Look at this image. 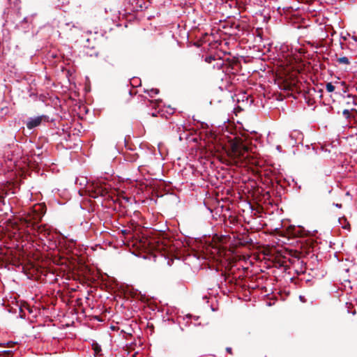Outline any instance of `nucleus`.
Listing matches in <instances>:
<instances>
[{
  "label": "nucleus",
  "instance_id": "1",
  "mask_svg": "<svg viewBox=\"0 0 357 357\" xmlns=\"http://www.w3.org/2000/svg\"><path fill=\"white\" fill-rule=\"evenodd\" d=\"M224 231L220 234H215V236L222 243L229 242L234 246L253 245L257 242V233L250 232L245 225H233L238 228H233L229 225H224Z\"/></svg>",
  "mask_w": 357,
  "mask_h": 357
},
{
  "label": "nucleus",
  "instance_id": "2",
  "mask_svg": "<svg viewBox=\"0 0 357 357\" xmlns=\"http://www.w3.org/2000/svg\"><path fill=\"white\" fill-rule=\"evenodd\" d=\"M279 227H275L274 229L277 234H280L282 231L280 230L284 225H278ZM287 231L290 236L294 237H307V236H314L315 233L317 232V229H305L301 225H287Z\"/></svg>",
  "mask_w": 357,
  "mask_h": 357
},
{
  "label": "nucleus",
  "instance_id": "3",
  "mask_svg": "<svg viewBox=\"0 0 357 357\" xmlns=\"http://www.w3.org/2000/svg\"><path fill=\"white\" fill-rule=\"evenodd\" d=\"M47 211V207L45 203L35 204L29 208L28 215L31 220L24 223H39Z\"/></svg>",
  "mask_w": 357,
  "mask_h": 357
},
{
  "label": "nucleus",
  "instance_id": "4",
  "mask_svg": "<svg viewBox=\"0 0 357 357\" xmlns=\"http://www.w3.org/2000/svg\"><path fill=\"white\" fill-rule=\"evenodd\" d=\"M26 232L29 234L32 233L33 235L36 236V232L38 233L39 238L43 239V238H46L49 240H51L50 233L46 228L47 225H26Z\"/></svg>",
  "mask_w": 357,
  "mask_h": 357
},
{
  "label": "nucleus",
  "instance_id": "5",
  "mask_svg": "<svg viewBox=\"0 0 357 357\" xmlns=\"http://www.w3.org/2000/svg\"><path fill=\"white\" fill-rule=\"evenodd\" d=\"M20 225H0V229L1 231H5L6 235L10 238H22V232L19 227Z\"/></svg>",
  "mask_w": 357,
  "mask_h": 357
},
{
  "label": "nucleus",
  "instance_id": "6",
  "mask_svg": "<svg viewBox=\"0 0 357 357\" xmlns=\"http://www.w3.org/2000/svg\"><path fill=\"white\" fill-rule=\"evenodd\" d=\"M144 8H146L145 0H128L125 5V10L128 14L141 11Z\"/></svg>",
  "mask_w": 357,
  "mask_h": 357
},
{
  "label": "nucleus",
  "instance_id": "7",
  "mask_svg": "<svg viewBox=\"0 0 357 357\" xmlns=\"http://www.w3.org/2000/svg\"><path fill=\"white\" fill-rule=\"evenodd\" d=\"M43 121L48 122L49 116L43 114L38 116L29 117L25 121V124L28 130H32L40 126Z\"/></svg>",
  "mask_w": 357,
  "mask_h": 357
},
{
  "label": "nucleus",
  "instance_id": "8",
  "mask_svg": "<svg viewBox=\"0 0 357 357\" xmlns=\"http://www.w3.org/2000/svg\"><path fill=\"white\" fill-rule=\"evenodd\" d=\"M88 191L89 195L93 198H98V197H105L107 195V189L102 185L96 183L92 184L88 187Z\"/></svg>",
  "mask_w": 357,
  "mask_h": 357
},
{
  "label": "nucleus",
  "instance_id": "9",
  "mask_svg": "<svg viewBox=\"0 0 357 357\" xmlns=\"http://www.w3.org/2000/svg\"><path fill=\"white\" fill-rule=\"evenodd\" d=\"M59 235L62 237L60 240V243L63 244L67 250H72L77 242L76 239L70 238L68 235H65L59 232Z\"/></svg>",
  "mask_w": 357,
  "mask_h": 357
},
{
  "label": "nucleus",
  "instance_id": "10",
  "mask_svg": "<svg viewBox=\"0 0 357 357\" xmlns=\"http://www.w3.org/2000/svg\"><path fill=\"white\" fill-rule=\"evenodd\" d=\"M17 342H13V341H8L7 342L1 344V347H7L10 348V349H8V350L1 349L0 354L4 355L6 357H9L12 354V353L15 351V349H14V347L17 345Z\"/></svg>",
  "mask_w": 357,
  "mask_h": 357
},
{
  "label": "nucleus",
  "instance_id": "11",
  "mask_svg": "<svg viewBox=\"0 0 357 357\" xmlns=\"http://www.w3.org/2000/svg\"><path fill=\"white\" fill-rule=\"evenodd\" d=\"M161 228L160 229H154L155 235L163 236L165 234L166 230L168 229V225H161Z\"/></svg>",
  "mask_w": 357,
  "mask_h": 357
},
{
  "label": "nucleus",
  "instance_id": "12",
  "mask_svg": "<svg viewBox=\"0 0 357 357\" xmlns=\"http://www.w3.org/2000/svg\"><path fill=\"white\" fill-rule=\"evenodd\" d=\"M9 113V108L6 106L0 109V120L3 119L5 116Z\"/></svg>",
  "mask_w": 357,
  "mask_h": 357
},
{
  "label": "nucleus",
  "instance_id": "13",
  "mask_svg": "<svg viewBox=\"0 0 357 357\" xmlns=\"http://www.w3.org/2000/svg\"><path fill=\"white\" fill-rule=\"evenodd\" d=\"M144 92L148 93L151 97H153V95H157L159 93V89L153 88L149 91L145 90Z\"/></svg>",
  "mask_w": 357,
  "mask_h": 357
},
{
  "label": "nucleus",
  "instance_id": "14",
  "mask_svg": "<svg viewBox=\"0 0 357 357\" xmlns=\"http://www.w3.org/2000/svg\"><path fill=\"white\" fill-rule=\"evenodd\" d=\"M338 63H344V64H349L350 61L348 57L347 56H342L337 59Z\"/></svg>",
  "mask_w": 357,
  "mask_h": 357
},
{
  "label": "nucleus",
  "instance_id": "15",
  "mask_svg": "<svg viewBox=\"0 0 357 357\" xmlns=\"http://www.w3.org/2000/svg\"><path fill=\"white\" fill-rule=\"evenodd\" d=\"M326 89L328 93H332L335 90V86L331 82H328L326 85Z\"/></svg>",
  "mask_w": 357,
  "mask_h": 357
},
{
  "label": "nucleus",
  "instance_id": "16",
  "mask_svg": "<svg viewBox=\"0 0 357 357\" xmlns=\"http://www.w3.org/2000/svg\"><path fill=\"white\" fill-rule=\"evenodd\" d=\"M215 59V56H212V55H209V56H207L205 57L204 59V61L206 62V63H211L213 61H214Z\"/></svg>",
  "mask_w": 357,
  "mask_h": 357
},
{
  "label": "nucleus",
  "instance_id": "17",
  "mask_svg": "<svg viewBox=\"0 0 357 357\" xmlns=\"http://www.w3.org/2000/svg\"><path fill=\"white\" fill-rule=\"evenodd\" d=\"M342 114L346 119L350 118V111L349 109H344Z\"/></svg>",
  "mask_w": 357,
  "mask_h": 357
},
{
  "label": "nucleus",
  "instance_id": "18",
  "mask_svg": "<svg viewBox=\"0 0 357 357\" xmlns=\"http://www.w3.org/2000/svg\"><path fill=\"white\" fill-rule=\"evenodd\" d=\"M296 135H301V133H299V132H298L296 131H294V132L290 133L289 137L291 139H295L296 137Z\"/></svg>",
  "mask_w": 357,
  "mask_h": 357
},
{
  "label": "nucleus",
  "instance_id": "19",
  "mask_svg": "<svg viewBox=\"0 0 357 357\" xmlns=\"http://www.w3.org/2000/svg\"><path fill=\"white\" fill-rule=\"evenodd\" d=\"M231 26L234 27V29H237L238 31H240L241 29V24L239 23L234 22V23H232Z\"/></svg>",
  "mask_w": 357,
  "mask_h": 357
},
{
  "label": "nucleus",
  "instance_id": "20",
  "mask_svg": "<svg viewBox=\"0 0 357 357\" xmlns=\"http://www.w3.org/2000/svg\"><path fill=\"white\" fill-rule=\"evenodd\" d=\"M343 229H347V230H349L350 228H351V225H349V224H347V225H342V227Z\"/></svg>",
  "mask_w": 357,
  "mask_h": 357
},
{
  "label": "nucleus",
  "instance_id": "21",
  "mask_svg": "<svg viewBox=\"0 0 357 357\" xmlns=\"http://www.w3.org/2000/svg\"><path fill=\"white\" fill-rule=\"evenodd\" d=\"M299 300L303 302V303H305L306 302V298H305L304 296H302V295H300L299 296Z\"/></svg>",
  "mask_w": 357,
  "mask_h": 357
},
{
  "label": "nucleus",
  "instance_id": "22",
  "mask_svg": "<svg viewBox=\"0 0 357 357\" xmlns=\"http://www.w3.org/2000/svg\"><path fill=\"white\" fill-rule=\"evenodd\" d=\"M323 91H324L323 89H319L317 90V92L319 93V98H322V93H323Z\"/></svg>",
  "mask_w": 357,
  "mask_h": 357
},
{
  "label": "nucleus",
  "instance_id": "23",
  "mask_svg": "<svg viewBox=\"0 0 357 357\" xmlns=\"http://www.w3.org/2000/svg\"><path fill=\"white\" fill-rule=\"evenodd\" d=\"M70 137V134H68V135H64V137H63V139H66V140H68V138Z\"/></svg>",
  "mask_w": 357,
  "mask_h": 357
},
{
  "label": "nucleus",
  "instance_id": "24",
  "mask_svg": "<svg viewBox=\"0 0 357 357\" xmlns=\"http://www.w3.org/2000/svg\"><path fill=\"white\" fill-rule=\"evenodd\" d=\"M226 351L231 354V347H227Z\"/></svg>",
  "mask_w": 357,
  "mask_h": 357
},
{
  "label": "nucleus",
  "instance_id": "25",
  "mask_svg": "<svg viewBox=\"0 0 357 357\" xmlns=\"http://www.w3.org/2000/svg\"><path fill=\"white\" fill-rule=\"evenodd\" d=\"M276 149H277L278 151L281 152V151H282V147H281V146L278 145V146H277V147H276Z\"/></svg>",
  "mask_w": 357,
  "mask_h": 357
},
{
  "label": "nucleus",
  "instance_id": "26",
  "mask_svg": "<svg viewBox=\"0 0 357 357\" xmlns=\"http://www.w3.org/2000/svg\"><path fill=\"white\" fill-rule=\"evenodd\" d=\"M121 232H122L123 234H128V230H127V229H122V230H121Z\"/></svg>",
  "mask_w": 357,
  "mask_h": 357
},
{
  "label": "nucleus",
  "instance_id": "27",
  "mask_svg": "<svg viewBox=\"0 0 357 357\" xmlns=\"http://www.w3.org/2000/svg\"><path fill=\"white\" fill-rule=\"evenodd\" d=\"M347 97H348V98H352L353 99H354L355 98H356V96H353V95H351V94H349V95L347 96Z\"/></svg>",
  "mask_w": 357,
  "mask_h": 357
},
{
  "label": "nucleus",
  "instance_id": "28",
  "mask_svg": "<svg viewBox=\"0 0 357 357\" xmlns=\"http://www.w3.org/2000/svg\"><path fill=\"white\" fill-rule=\"evenodd\" d=\"M192 315H191V314H187V315L185 316V318H186V319H190V318H192Z\"/></svg>",
  "mask_w": 357,
  "mask_h": 357
},
{
  "label": "nucleus",
  "instance_id": "29",
  "mask_svg": "<svg viewBox=\"0 0 357 357\" xmlns=\"http://www.w3.org/2000/svg\"><path fill=\"white\" fill-rule=\"evenodd\" d=\"M18 0H13V1L14 2V3L15 4L16 2ZM8 1L9 2V3H11V1L12 0H8Z\"/></svg>",
  "mask_w": 357,
  "mask_h": 357
},
{
  "label": "nucleus",
  "instance_id": "30",
  "mask_svg": "<svg viewBox=\"0 0 357 357\" xmlns=\"http://www.w3.org/2000/svg\"><path fill=\"white\" fill-rule=\"evenodd\" d=\"M4 223L8 224V223H13V222H11L10 220H6Z\"/></svg>",
  "mask_w": 357,
  "mask_h": 357
},
{
  "label": "nucleus",
  "instance_id": "31",
  "mask_svg": "<svg viewBox=\"0 0 357 357\" xmlns=\"http://www.w3.org/2000/svg\"><path fill=\"white\" fill-rule=\"evenodd\" d=\"M335 206L340 208L342 205L340 204H335Z\"/></svg>",
  "mask_w": 357,
  "mask_h": 357
},
{
  "label": "nucleus",
  "instance_id": "32",
  "mask_svg": "<svg viewBox=\"0 0 357 357\" xmlns=\"http://www.w3.org/2000/svg\"><path fill=\"white\" fill-rule=\"evenodd\" d=\"M179 329L182 332L184 331L183 328L182 326H179Z\"/></svg>",
  "mask_w": 357,
  "mask_h": 357
},
{
  "label": "nucleus",
  "instance_id": "33",
  "mask_svg": "<svg viewBox=\"0 0 357 357\" xmlns=\"http://www.w3.org/2000/svg\"><path fill=\"white\" fill-rule=\"evenodd\" d=\"M193 318L195 320H197L199 319V317L197 316H193Z\"/></svg>",
  "mask_w": 357,
  "mask_h": 357
},
{
  "label": "nucleus",
  "instance_id": "34",
  "mask_svg": "<svg viewBox=\"0 0 357 357\" xmlns=\"http://www.w3.org/2000/svg\"><path fill=\"white\" fill-rule=\"evenodd\" d=\"M133 79L134 83L132 84L134 85V84H137V82H136L137 80L135 79Z\"/></svg>",
  "mask_w": 357,
  "mask_h": 357
},
{
  "label": "nucleus",
  "instance_id": "35",
  "mask_svg": "<svg viewBox=\"0 0 357 357\" xmlns=\"http://www.w3.org/2000/svg\"><path fill=\"white\" fill-rule=\"evenodd\" d=\"M337 222H338V223H341V218H337Z\"/></svg>",
  "mask_w": 357,
  "mask_h": 357
},
{
  "label": "nucleus",
  "instance_id": "36",
  "mask_svg": "<svg viewBox=\"0 0 357 357\" xmlns=\"http://www.w3.org/2000/svg\"><path fill=\"white\" fill-rule=\"evenodd\" d=\"M26 20H27V18H26V17H24V19H23L22 22H26Z\"/></svg>",
  "mask_w": 357,
  "mask_h": 357
},
{
  "label": "nucleus",
  "instance_id": "37",
  "mask_svg": "<svg viewBox=\"0 0 357 357\" xmlns=\"http://www.w3.org/2000/svg\"><path fill=\"white\" fill-rule=\"evenodd\" d=\"M261 226V228H264V226H266L267 225H264V224H261L260 225Z\"/></svg>",
  "mask_w": 357,
  "mask_h": 357
},
{
  "label": "nucleus",
  "instance_id": "38",
  "mask_svg": "<svg viewBox=\"0 0 357 357\" xmlns=\"http://www.w3.org/2000/svg\"><path fill=\"white\" fill-rule=\"evenodd\" d=\"M143 227H144V228H146V229H151V227H144V226Z\"/></svg>",
  "mask_w": 357,
  "mask_h": 357
},
{
  "label": "nucleus",
  "instance_id": "39",
  "mask_svg": "<svg viewBox=\"0 0 357 357\" xmlns=\"http://www.w3.org/2000/svg\"><path fill=\"white\" fill-rule=\"evenodd\" d=\"M129 94H130V95H132V92H131V91H130V90L129 91Z\"/></svg>",
  "mask_w": 357,
  "mask_h": 357
}]
</instances>
